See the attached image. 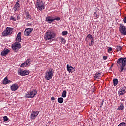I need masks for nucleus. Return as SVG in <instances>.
<instances>
[{
	"label": "nucleus",
	"mask_w": 126,
	"mask_h": 126,
	"mask_svg": "<svg viewBox=\"0 0 126 126\" xmlns=\"http://www.w3.org/2000/svg\"><path fill=\"white\" fill-rule=\"evenodd\" d=\"M116 64L119 67V72L125 71L126 65V57H121L117 60Z\"/></svg>",
	"instance_id": "f257e3e1"
},
{
	"label": "nucleus",
	"mask_w": 126,
	"mask_h": 126,
	"mask_svg": "<svg viewBox=\"0 0 126 126\" xmlns=\"http://www.w3.org/2000/svg\"><path fill=\"white\" fill-rule=\"evenodd\" d=\"M56 34L55 32H53V31H47L44 36V39L45 41H51L52 39H54Z\"/></svg>",
	"instance_id": "f03ea898"
},
{
	"label": "nucleus",
	"mask_w": 126,
	"mask_h": 126,
	"mask_svg": "<svg viewBox=\"0 0 126 126\" xmlns=\"http://www.w3.org/2000/svg\"><path fill=\"white\" fill-rule=\"evenodd\" d=\"M37 93V90L36 89H34L32 91H29L27 93L25 94V98H27L28 99H29L30 98H34V97H36Z\"/></svg>",
	"instance_id": "7ed1b4c3"
},
{
	"label": "nucleus",
	"mask_w": 126,
	"mask_h": 126,
	"mask_svg": "<svg viewBox=\"0 0 126 126\" xmlns=\"http://www.w3.org/2000/svg\"><path fill=\"white\" fill-rule=\"evenodd\" d=\"M12 32H13V28L7 27L2 32V36H3V37H6L9 36V35H11Z\"/></svg>",
	"instance_id": "20e7f679"
},
{
	"label": "nucleus",
	"mask_w": 126,
	"mask_h": 126,
	"mask_svg": "<svg viewBox=\"0 0 126 126\" xmlns=\"http://www.w3.org/2000/svg\"><path fill=\"white\" fill-rule=\"evenodd\" d=\"M36 6L37 9L42 11V10H44V9H45V2L43 1V0L37 1Z\"/></svg>",
	"instance_id": "39448f33"
},
{
	"label": "nucleus",
	"mask_w": 126,
	"mask_h": 126,
	"mask_svg": "<svg viewBox=\"0 0 126 126\" xmlns=\"http://www.w3.org/2000/svg\"><path fill=\"white\" fill-rule=\"evenodd\" d=\"M53 75H54L53 69H51L49 70H47L45 73V79H46V80L52 79V78H53Z\"/></svg>",
	"instance_id": "423d86ee"
},
{
	"label": "nucleus",
	"mask_w": 126,
	"mask_h": 126,
	"mask_svg": "<svg viewBox=\"0 0 126 126\" xmlns=\"http://www.w3.org/2000/svg\"><path fill=\"white\" fill-rule=\"evenodd\" d=\"M119 32L120 34L123 35V36H126V27L123 24H120Z\"/></svg>",
	"instance_id": "0eeeda50"
},
{
	"label": "nucleus",
	"mask_w": 126,
	"mask_h": 126,
	"mask_svg": "<svg viewBox=\"0 0 126 126\" xmlns=\"http://www.w3.org/2000/svg\"><path fill=\"white\" fill-rule=\"evenodd\" d=\"M21 44L19 43V42L16 41L14 44L12 45V50L14 52H17L19 49H21Z\"/></svg>",
	"instance_id": "6e6552de"
},
{
	"label": "nucleus",
	"mask_w": 126,
	"mask_h": 126,
	"mask_svg": "<svg viewBox=\"0 0 126 126\" xmlns=\"http://www.w3.org/2000/svg\"><path fill=\"white\" fill-rule=\"evenodd\" d=\"M33 30V28H27L25 29V30L24 31V35L25 36H29L31 34V32Z\"/></svg>",
	"instance_id": "1a4fd4ad"
},
{
	"label": "nucleus",
	"mask_w": 126,
	"mask_h": 126,
	"mask_svg": "<svg viewBox=\"0 0 126 126\" xmlns=\"http://www.w3.org/2000/svg\"><path fill=\"white\" fill-rule=\"evenodd\" d=\"M38 111H32V113L30 115V119L31 120H35L37 116L39 115Z\"/></svg>",
	"instance_id": "9d476101"
},
{
	"label": "nucleus",
	"mask_w": 126,
	"mask_h": 126,
	"mask_svg": "<svg viewBox=\"0 0 126 126\" xmlns=\"http://www.w3.org/2000/svg\"><path fill=\"white\" fill-rule=\"evenodd\" d=\"M18 73L19 75H20L21 76H25V75H28L29 74V71L26 70L24 71L20 70L18 71Z\"/></svg>",
	"instance_id": "9b49d317"
},
{
	"label": "nucleus",
	"mask_w": 126,
	"mask_h": 126,
	"mask_svg": "<svg viewBox=\"0 0 126 126\" xmlns=\"http://www.w3.org/2000/svg\"><path fill=\"white\" fill-rule=\"evenodd\" d=\"M126 87L125 86L121 87L118 91L120 95H124V94H126Z\"/></svg>",
	"instance_id": "f8f14e48"
},
{
	"label": "nucleus",
	"mask_w": 126,
	"mask_h": 126,
	"mask_svg": "<svg viewBox=\"0 0 126 126\" xmlns=\"http://www.w3.org/2000/svg\"><path fill=\"white\" fill-rule=\"evenodd\" d=\"M19 87V86H18V85L16 83H15V84L12 85L10 88H11V90H12V91H16V90H17V89H18Z\"/></svg>",
	"instance_id": "ddd939ff"
},
{
	"label": "nucleus",
	"mask_w": 126,
	"mask_h": 126,
	"mask_svg": "<svg viewBox=\"0 0 126 126\" xmlns=\"http://www.w3.org/2000/svg\"><path fill=\"white\" fill-rule=\"evenodd\" d=\"M18 2H19V0H18L16 2L14 7H13V9H14V11H17L20 8V4H19V3H18Z\"/></svg>",
	"instance_id": "4468645a"
},
{
	"label": "nucleus",
	"mask_w": 126,
	"mask_h": 126,
	"mask_svg": "<svg viewBox=\"0 0 126 126\" xmlns=\"http://www.w3.org/2000/svg\"><path fill=\"white\" fill-rule=\"evenodd\" d=\"M67 70L69 72V73H72V72H74L75 71V69L73 68L72 66H69V65H67Z\"/></svg>",
	"instance_id": "2eb2a0df"
},
{
	"label": "nucleus",
	"mask_w": 126,
	"mask_h": 126,
	"mask_svg": "<svg viewBox=\"0 0 126 126\" xmlns=\"http://www.w3.org/2000/svg\"><path fill=\"white\" fill-rule=\"evenodd\" d=\"M10 52V50L8 49H7L6 50H4L1 52V56H2L3 57H5L6 55L8 54V53Z\"/></svg>",
	"instance_id": "dca6fc26"
},
{
	"label": "nucleus",
	"mask_w": 126,
	"mask_h": 126,
	"mask_svg": "<svg viewBox=\"0 0 126 126\" xmlns=\"http://www.w3.org/2000/svg\"><path fill=\"white\" fill-rule=\"evenodd\" d=\"M54 18L52 16H48L46 18V21L48 22V23H52L53 21H54Z\"/></svg>",
	"instance_id": "f3484780"
},
{
	"label": "nucleus",
	"mask_w": 126,
	"mask_h": 126,
	"mask_svg": "<svg viewBox=\"0 0 126 126\" xmlns=\"http://www.w3.org/2000/svg\"><path fill=\"white\" fill-rule=\"evenodd\" d=\"M16 42H21V32H19L16 38Z\"/></svg>",
	"instance_id": "a211bd4d"
},
{
	"label": "nucleus",
	"mask_w": 126,
	"mask_h": 126,
	"mask_svg": "<svg viewBox=\"0 0 126 126\" xmlns=\"http://www.w3.org/2000/svg\"><path fill=\"white\" fill-rule=\"evenodd\" d=\"M12 81L8 80V78H7V77H6L4 80H3V83L4 84H8V83H11Z\"/></svg>",
	"instance_id": "6ab92c4d"
},
{
	"label": "nucleus",
	"mask_w": 126,
	"mask_h": 126,
	"mask_svg": "<svg viewBox=\"0 0 126 126\" xmlns=\"http://www.w3.org/2000/svg\"><path fill=\"white\" fill-rule=\"evenodd\" d=\"M100 75H101V73L97 72L95 74L94 77V78H97V79H100Z\"/></svg>",
	"instance_id": "aec40b11"
},
{
	"label": "nucleus",
	"mask_w": 126,
	"mask_h": 126,
	"mask_svg": "<svg viewBox=\"0 0 126 126\" xmlns=\"http://www.w3.org/2000/svg\"><path fill=\"white\" fill-rule=\"evenodd\" d=\"M113 85L114 86H117V85H118V83H119V80H118V79H114L113 80Z\"/></svg>",
	"instance_id": "412c9836"
},
{
	"label": "nucleus",
	"mask_w": 126,
	"mask_h": 126,
	"mask_svg": "<svg viewBox=\"0 0 126 126\" xmlns=\"http://www.w3.org/2000/svg\"><path fill=\"white\" fill-rule=\"evenodd\" d=\"M117 110H121V111H123L124 110V103L121 102L120 103V105L118 108H117Z\"/></svg>",
	"instance_id": "4be33fe9"
},
{
	"label": "nucleus",
	"mask_w": 126,
	"mask_h": 126,
	"mask_svg": "<svg viewBox=\"0 0 126 126\" xmlns=\"http://www.w3.org/2000/svg\"><path fill=\"white\" fill-rule=\"evenodd\" d=\"M87 39H91V40L93 39V36H92V35L91 34H88L86 37V39H85L86 42H88V40H87Z\"/></svg>",
	"instance_id": "5701e85b"
},
{
	"label": "nucleus",
	"mask_w": 126,
	"mask_h": 126,
	"mask_svg": "<svg viewBox=\"0 0 126 126\" xmlns=\"http://www.w3.org/2000/svg\"><path fill=\"white\" fill-rule=\"evenodd\" d=\"M66 90H64L62 94V97H63V98H65L66 97Z\"/></svg>",
	"instance_id": "b1692460"
},
{
	"label": "nucleus",
	"mask_w": 126,
	"mask_h": 126,
	"mask_svg": "<svg viewBox=\"0 0 126 126\" xmlns=\"http://www.w3.org/2000/svg\"><path fill=\"white\" fill-rule=\"evenodd\" d=\"M64 99L62 97H59L58 98V102L59 104H63V103Z\"/></svg>",
	"instance_id": "393cba45"
},
{
	"label": "nucleus",
	"mask_w": 126,
	"mask_h": 126,
	"mask_svg": "<svg viewBox=\"0 0 126 126\" xmlns=\"http://www.w3.org/2000/svg\"><path fill=\"white\" fill-rule=\"evenodd\" d=\"M26 18L27 19H32V17L28 12H27L26 14Z\"/></svg>",
	"instance_id": "a878e982"
},
{
	"label": "nucleus",
	"mask_w": 126,
	"mask_h": 126,
	"mask_svg": "<svg viewBox=\"0 0 126 126\" xmlns=\"http://www.w3.org/2000/svg\"><path fill=\"white\" fill-rule=\"evenodd\" d=\"M60 40L62 44H65V43H66V40L65 39L63 38V37H60Z\"/></svg>",
	"instance_id": "bb28decb"
},
{
	"label": "nucleus",
	"mask_w": 126,
	"mask_h": 126,
	"mask_svg": "<svg viewBox=\"0 0 126 126\" xmlns=\"http://www.w3.org/2000/svg\"><path fill=\"white\" fill-rule=\"evenodd\" d=\"M62 36H66L68 34V32L67 31H63L62 32Z\"/></svg>",
	"instance_id": "cd10ccee"
},
{
	"label": "nucleus",
	"mask_w": 126,
	"mask_h": 126,
	"mask_svg": "<svg viewBox=\"0 0 126 126\" xmlns=\"http://www.w3.org/2000/svg\"><path fill=\"white\" fill-rule=\"evenodd\" d=\"M122 49H123V47H122V46H117L116 47V50H117L118 52H120V51H121Z\"/></svg>",
	"instance_id": "c85d7f7f"
},
{
	"label": "nucleus",
	"mask_w": 126,
	"mask_h": 126,
	"mask_svg": "<svg viewBox=\"0 0 126 126\" xmlns=\"http://www.w3.org/2000/svg\"><path fill=\"white\" fill-rule=\"evenodd\" d=\"M93 44H94V40L93 38L91 39V43H89V46L91 47V46H93Z\"/></svg>",
	"instance_id": "c756f323"
},
{
	"label": "nucleus",
	"mask_w": 126,
	"mask_h": 126,
	"mask_svg": "<svg viewBox=\"0 0 126 126\" xmlns=\"http://www.w3.org/2000/svg\"><path fill=\"white\" fill-rule=\"evenodd\" d=\"M25 63L26 65H28V64H30V60L27 59Z\"/></svg>",
	"instance_id": "7c9ffc66"
},
{
	"label": "nucleus",
	"mask_w": 126,
	"mask_h": 126,
	"mask_svg": "<svg viewBox=\"0 0 126 126\" xmlns=\"http://www.w3.org/2000/svg\"><path fill=\"white\" fill-rule=\"evenodd\" d=\"M94 18H99V15L97 14L96 12H94Z\"/></svg>",
	"instance_id": "2f4dec72"
},
{
	"label": "nucleus",
	"mask_w": 126,
	"mask_h": 126,
	"mask_svg": "<svg viewBox=\"0 0 126 126\" xmlns=\"http://www.w3.org/2000/svg\"><path fill=\"white\" fill-rule=\"evenodd\" d=\"M3 120L4 122H7V121H8V117H7L6 116H5L3 117Z\"/></svg>",
	"instance_id": "473e14b6"
},
{
	"label": "nucleus",
	"mask_w": 126,
	"mask_h": 126,
	"mask_svg": "<svg viewBox=\"0 0 126 126\" xmlns=\"http://www.w3.org/2000/svg\"><path fill=\"white\" fill-rule=\"evenodd\" d=\"M27 65H26V63L24 62V63H23L21 65L20 67H26Z\"/></svg>",
	"instance_id": "72a5a7b5"
},
{
	"label": "nucleus",
	"mask_w": 126,
	"mask_h": 126,
	"mask_svg": "<svg viewBox=\"0 0 126 126\" xmlns=\"http://www.w3.org/2000/svg\"><path fill=\"white\" fill-rule=\"evenodd\" d=\"M53 19H54V20L59 21V20H61V18H60V17H57L56 18H53Z\"/></svg>",
	"instance_id": "f704fd0d"
},
{
	"label": "nucleus",
	"mask_w": 126,
	"mask_h": 126,
	"mask_svg": "<svg viewBox=\"0 0 126 126\" xmlns=\"http://www.w3.org/2000/svg\"><path fill=\"white\" fill-rule=\"evenodd\" d=\"M10 20H13L14 21H16V19L15 18V17H14L13 16L11 17Z\"/></svg>",
	"instance_id": "c9c22d12"
},
{
	"label": "nucleus",
	"mask_w": 126,
	"mask_h": 126,
	"mask_svg": "<svg viewBox=\"0 0 126 126\" xmlns=\"http://www.w3.org/2000/svg\"><path fill=\"white\" fill-rule=\"evenodd\" d=\"M113 51V48L112 47H109V49H108V52L110 53V52H112Z\"/></svg>",
	"instance_id": "e433bc0d"
},
{
	"label": "nucleus",
	"mask_w": 126,
	"mask_h": 126,
	"mask_svg": "<svg viewBox=\"0 0 126 126\" xmlns=\"http://www.w3.org/2000/svg\"><path fill=\"white\" fill-rule=\"evenodd\" d=\"M104 99H103L102 100V102L100 103V104H101L100 108H102V106H103V105H104Z\"/></svg>",
	"instance_id": "4c0bfd02"
},
{
	"label": "nucleus",
	"mask_w": 126,
	"mask_h": 126,
	"mask_svg": "<svg viewBox=\"0 0 126 126\" xmlns=\"http://www.w3.org/2000/svg\"><path fill=\"white\" fill-rule=\"evenodd\" d=\"M123 22L126 24V17H125L123 19Z\"/></svg>",
	"instance_id": "58836bf2"
},
{
	"label": "nucleus",
	"mask_w": 126,
	"mask_h": 126,
	"mask_svg": "<svg viewBox=\"0 0 126 126\" xmlns=\"http://www.w3.org/2000/svg\"><path fill=\"white\" fill-rule=\"evenodd\" d=\"M103 60H107L108 57L107 56H103Z\"/></svg>",
	"instance_id": "ea45409f"
},
{
	"label": "nucleus",
	"mask_w": 126,
	"mask_h": 126,
	"mask_svg": "<svg viewBox=\"0 0 126 126\" xmlns=\"http://www.w3.org/2000/svg\"><path fill=\"white\" fill-rule=\"evenodd\" d=\"M51 101H55V97H52L51 98Z\"/></svg>",
	"instance_id": "a19ab883"
},
{
	"label": "nucleus",
	"mask_w": 126,
	"mask_h": 126,
	"mask_svg": "<svg viewBox=\"0 0 126 126\" xmlns=\"http://www.w3.org/2000/svg\"><path fill=\"white\" fill-rule=\"evenodd\" d=\"M31 23H27V26H31Z\"/></svg>",
	"instance_id": "79ce46f5"
},
{
	"label": "nucleus",
	"mask_w": 126,
	"mask_h": 126,
	"mask_svg": "<svg viewBox=\"0 0 126 126\" xmlns=\"http://www.w3.org/2000/svg\"><path fill=\"white\" fill-rule=\"evenodd\" d=\"M121 101H124L125 100H124V99H122L121 100Z\"/></svg>",
	"instance_id": "37998d69"
},
{
	"label": "nucleus",
	"mask_w": 126,
	"mask_h": 126,
	"mask_svg": "<svg viewBox=\"0 0 126 126\" xmlns=\"http://www.w3.org/2000/svg\"><path fill=\"white\" fill-rule=\"evenodd\" d=\"M0 18H1V16H0Z\"/></svg>",
	"instance_id": "c03bdc74"
},
{
	"label": "nucleus",
	"mask_w": 126,
	"mask_h": 126,
	"mask_svg": "<svg viewBox=\"0 0 126 126\" xmlns=\"http://www.w3.org/2000/svg\"><path fill=\"white\" fill-rule=\"evenodd\" d=\"M37 1H39V0H37Z\"/></svg>",
	"instance_id": "a18cd8bd"
}]
</instances>
